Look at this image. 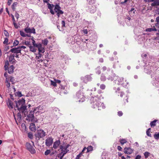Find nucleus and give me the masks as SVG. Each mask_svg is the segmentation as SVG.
<instances>
[{"instance_id":"1","label":"nucleus","mask_w":159,"mask_h":159,"mask_svg":"<svg viewBox=\"0 0 159 159\" xmlns=\"http://www.w3.org/2000/svg\"><path fill=\"white\" fill-rule=\"evenodd\" d=\"M92 107L93 108H98L99 110H101L105 107L104 104L101 102L100 99L98 97H93L91 98Z\"/></svg>"},{"instance_id":"2","label":"nucleus","mask_w":159,"mask_h":159,"mask_svg":"<svg viewBox=\"0 0 159 159\" xmlns=\"http://www.w3.org/2000/svg\"><path fill=\"white\" fill-rule=\"evenodd\" d=\"M25 100L23 98L20 99L17 101H15V102L16 104V107L20 111L23 113L26 109V107L25 104Z\"/></svg>"},{"instance_id":"3","label":"nucleus","mask_w":159,"mask_h":159,"mask_svg":"<svg viewBox=\"0 0 159 159\" xmlns=\"http://www.w3.org/2000/svg\"><path fill=\"white\" fill-rule=\"evenodd\" d=\"M74 98L76 102H84L85 97L83 95V93L80 91H78L74 96Z\"/></svg>"},{"instance_id":"4","label":"nucleus","mask_w":159,"mask_h":159,"mask_svg":"<svg viewBox=\"0 0 159 159\" xmlns=\"http://www.w3.org/2000/svg\"><path fill=\"white\" fill-rule=\"evenodd\" d=\"M70 146L69 144H63L60 146V148L61 150V153L62 154L61 157H63L68 152L69 150L67 148Z\"/></svg>"},{"instance_id":"5","label":"nucleus","mask_w":159,"mask_h":159,"mask_svg":"<svg viewBox=\"0 0 159 159\" xmlns=\"http://www.w3.org/2000/svg\"><path fill=\"white\" fill-rule=\"evenodd\" d=\"M46 135V133L42 129H39L35 136L36 140H38L41 138H43Z\"/></svg>"},{"instance_id":"6","label":"nucleus","mask_w":159,"mask_h":159,"mask_svg":"<svg viewBox=\"0 0 159 159\" xmlns=\"http://www.w3.org/2000/svg\"><path fill=\"white\" fill-rule=\"evenodd\" d=\"M36 110V108H34L33 109H32V110L30 112L29 114L27 116L29 118L30 120L32 122H36L37 121V120L36 118L34 117V112Z\"/></svg>"},{"instance_id":"7","label":"nucleus","mask_w":159,"mask_h":159,"mask_svg":"<svg viewBox=\"0 0 159 159\" xmlns=\"http://www.w3.org/2000/svg\"><path fill=\"white\" fill-rule=\"evenodd\" d=\"M61 7L58 4H56L55 6L54 10L55 12L57 13L58 18H59L61 14H62L64 12L61 10Z\"/></svg>"},{"instance_id":"8","label":"nucleus","mask_w":159,"mask_h":159,"mask_svg":"<svg viewBox=\"0 0 159 159\" xmlns=\"http://www.w3.org/2000/svg\"><path fill=\"white\" fill-rule=\"evenodd\" d=\"M26 147L30 152L32 154H34L36 152V151L31 145L29 143H26Z\"/></svg>"},{"instance_id":"9","label":"nucleus","mask_w":159,"mask_h":159,"mask_svg":"<svg viewBox=\"0 0 159 159\" xmlns=\"http://www.w3.org/2000/svg\"><path fill=\"white\" fill-rule=\"evenodd\" d=\"M53 142V139L52 137H48L45 140V144L47 146H50Z\"/></svg>"},{"instance_id":"10","label":"nucleus","mask_w":159,"mask_h":159,"mask_svg":"<svg viewBox=\"0 0 159 159\" xmlns=\"http://www.w3.org/2000/svg\"><path fill=\"white\" fill-rule=\"evenodd\" d=\"M120 96L122 98H124V99L122 100L124 104H125L126 103L128 102V98L123 92H121L120 93Z\"/></svg>"},{"instance_id":"11","label":"nucleus","mask_w":159,"mask_h":159,"mask_svg":"<svg viewBox=\"0 0 159 159\" xmlns=\"http://www.w3.org/2000/svg\"><path fill=\"white\" fill-rule=\"evenodd\" d=\"M134 151V149L131 148H130L126 147L124 148V152L125 154H131Z\"/></svg>"},{"instance_id":"12","label":"nucleus","mask_w":159,"mask_h":159,"mask_svg":"<svg viewBox=\"0 0 159 159\" xmlns=\"http://www.w3.org/2000/svg\"><path fill=\"white\" fill-rule=\"evenodd\" d=\"M21 49H19L18 47L13 48L11 49L9 51V52H11L13 53L18 54L21 53Z\"/></svg>"},{"instance_id":"13","label":"nucleus","mask_w":159,"mask_h":159,"mask_svg":"<svg viewBox=\"0 0 159 159\" xmlns=\"http://www.w3.org/2000/svg\"><path fill=\"white\" fill-rule=\"evenodd\" d=\"M15 57V55L14 54L10 55L8 59L9 62H11L12 64L15 63L16 61L14 58Z\"/></svg>"},{"instance_id":"14","label":"nucleus","mask_w":159,"mask_h":159,"mask_svg":"<svg viewBox=\"0 0 159 159\" xmlns=\"http://www.w3.org/2000/svg\"><path fill=\"white\" fill-rule=\"evenodd\" d=\"M92 80V77L90 75H87L83 78V81L85 83Z\"/></svg>"},{"instance_id":"15","label":"nucleus","mask_w":159,"mask_h":159,"mask_svg":"<svg viewBox=\"0 0 159 159\" xmlns=\"http://www.w3.org/2000/svg\"><path fill=\"white\" fill-rule=\"evenodd\" d=\"M25 31L26 33H33L35 34V29L34 28L31 29L30 28L26 27L25 29Z\"/></svg>"},{"instance_id":"16","label":"nucleus","mask_w":159,"mask_h":159,"mask_svg":"<svg viewBox=\"0 0 159 159\" xmlns=\"http://www.w3.org/2000/svg\"><path fill=\"white\" fill-rule=\"evenodd\" d=\"M48 5V9H50V12L52 15H54L55 14L53 10V8L54 6L53 4H51L49 3L47 4Z\"/></svg>"},{"instance_id":"17","label":"nucleus","mask_w":159,"mask_h":159,"mask_svg":"<svg viewBox=\"0 0 159 159\" xmlns=\"http://www.w3.org/2000/svg\"><path fill=\"white\" fill-rule=\"evenodd\" d=\"M30 129L32 131H35L36 130V128L34 123H32L30 124Z\"/></svg>"},{"instance_id":"18","label":"nucleus","mask_w":159,"mask_h":159,"mask_svg":"<svg viewBox=\"0 0 159 159\" xmlns=\"http://www.w3.org/2000/svg\"><path fill=\"white\" fill-rule=\"evenodd\" d=\"M7 104L9 108L11 109L13 108V102L9 99H8Z\"/></svg>"},{"instance_id":"19","label":"nucleus","mask_w":159,"mask_h":159,"mask_svg":"<svg viewBox=\"0 0 159 159\" xmlns=\"http://www.w3.org/2000/svg\"><path fill=\"white\" fill-rule=\"evenodd\" d=\"M60 144V141L59 140L56 141L53 143V148L56 149L58 148Z\"/></svg>"},{"instance_id":"20","label":"nucleus","mask_w":159,"mask_h":159,"mask_svg":"<svg viewBox=\"0 0 159 159\" xmlns=\"http://www.w3.org/2000/svg\"><path fill=\"white\" fill-rule=\"evenodd\" d=\"M14 69V67L13 65L11 66H9L8 69V73L9 74H11L13 72V70Z\"/></svg>"},{"instance_id":"21","label":"nucleus","mask_w":159,"mask_h":159,"mask_svg":"<svg viewBox=\"0 0 159 159\" xmlns=\"http://www.w3.org/2000/svg\"><path fill=\"white\" fill-rule=\"evenodd\" d=\"M153 28H148L146 29L145 31L146 32H151L152 31H157V30L155 28V26H153Z\"/></svg>"},{"instance_id":"22","label":"nucleus","mask_w":159,"mask_h":159,"mask_svg":"<svg viewBox=\"0 0 159 159\" xmlns=\"http://www.w3.org/2000/svg\"><path fill=\"white\" fill-rule=\"evenodd\" d=\"M18 3L17 2H14L11 6V8L13 11H15L16 7H17Z\"/></svg>"},{"instance_id":"23","label":"nucleus","mask_w":159,"mask_h":159,"mask_svg":"<svg viewBox=\"0 0 159 159\" xmlns=\"http://www.w3.org/2000/svg\"><path fill=\"white\" fill-rule=\"evenodd\" d=\"M119 141L121 145H123L125 143L127 142V141L126 139H120Z\"/></svg>"},{"instance_id":"24","label":"nucleus","mask_w":159,"mask_h":159,"mask_svg":"<svg viewBox=\"0 0 159 159\" xmlns=\"http://www.w3.org/2000/svg\"><path fill=\"white\" fill-rule=\"evenodd\" d=\"M86 149H87L86 153H87L92 151L93 150V148L92 146L90 145L88 146L87 148H86Z\"/></svg>"},{"instance_id":"25","label":"nucleus","mask_w":159,"mask_h":159,"mask_svg":"<svg viewBox=\"0 0 159 159\" xmlns=\"http://www.w3.org/2000/svg\"><path fill=\"white\" fill-rule=\"evenodd\" d=\"M151 5L153 7L159 6V2L154 1L151 3Z\"/></svg>"},{"instance_id":"26","label":"nucleus","mask_w":159,"mask_h":159,"mask_svg":"<svg viewBox=\"0 0 159 159\" xmlns=\"http://www.w3.org/2000/svg\"><path fill=\"white\" fill-rule=\"evenodd\" d=\"M156 21L157 22L155 24V26L159 28V16L156 18Z\"/></svg>"},{"instance_id":"27","label":"nucleus","mask_w":159,"mask_h":159,"mask_svg":"<svg viewBox=\"0 0 159 159\" xmlns=\"http://www.w3.org/2000/svg\"><path fill=\"white\" fill-rule=\"evenodd\" d=\"M157 121V120H155L151 122L150 123V125L151 127H153L155 126L156 125V122Z\"/></svg>"},{"instance_id":"28","label":"nucleus","mask_w":159,"mask_h":159,"mask_svg":"<svg viewBox=\"0 0 159 159\" xmlns=\"http://www.w3.org/2000/svg\"><path fill=\"white\" fill-rule=\"evenodd\" d=\"M9 65V62L8 60L6 61L5 63L4 69L5 70H7Z\"/></svg>"},{"instance_id":"29","label":"nucleus","mask_w":159,"mask_h":159,"mask_svg":"<svg viewBox=\"0 0 159 159\" xmlns=\"http://www.w3.org/2000/svg\"><path fill=\"white\" fill-rule=\"evenodd\" d=\"M29 48L30 49V50L33 52H35L36 51V49H35L34 48V46H29Z\"/></svg>"},{"instance_id":"30","label":"nucleus","mask_w":159,"mask_h":159,"mask_svg":"<svg viewBox=\"0 0 159 159\" xmlns=\"http://www.w3.org/2000/svg\"><path fill=\"white\" fill-rule=\"evenodd\" d=\"M42 43L44 45H46L48 43V41L47 39H45L42 41Z\"/></svg>"},{"instance_id":"31","label":"nucleus","mask_w":159,"mask_h":159,"mask_svg":"<svg viewBox=\"0 0 159 159\" xmlns=\"http://www.w3.org/2000/svg\"><path fill=\"white\" fill-rule=\"evenodd\" d=\"M16 117L18 120H21V116L20 112H19L17 113Z\"/></svg>"},{"instance_id":"32","label":"nucleus","mask_w":159,"mask_h":159,"mask_svg":"<svg viewBox=\"0 0 159 159\" xmlns=\"http://www.w3.org/2000/svg\"><path fill=\"white\" fill-rule=\"evenodd\" d=\"M8 39L7 38H4V41L3 43L4 44H6L7 45L8 44Z\"/></svg>"},{"instance_id":"33","label":"nucleus","mask_w":159,"mask_h":159,"mask_svg":"<svg viewBox=\"0 0 159 159\" xmlns=\"http://www.w3.org/2000/svg\"><path fill=\"white\" fill-rule=\"evenodd\" d=\"M150 130L151 128H150L148 129L146 131V134L148 136L151 137V134H150Z\"/></svg>"},{"instance_id":"34","label":"nucleus","mask_w":159,"mask_h":159,"mask_svg":"<svg viewBox=\"0 0 159 159\" xmlns=\"http://www.w3.org/2000/svg\"><path fill=\"white\" fill-rule=\"evenodd\" d=\"M19 43V41L16 40L14 41L13 43V46H17Z\"/></svg>"},{"instance_id":"35","label":"nucleus","mask_w":159,"mask_h":159,"mask_svg":"<svg viewBox=\"0 0 159 159\" xmlns=\"http://www.w3.org/2000/svg\"><path fill=\"white\" fill-rule=\"evenodd\" d=\"M154 137L156 139H159V133L154 134Z\"/></svg>"},{"instance_id":"36","label":"nucleus","mask_w":159,"mask_h":159,"mask_svg":"<svg viewBox=\"0 0 159 159\" xmlns=\"http://www.w3.org/2000/svg\"><path fill=\"white\" fill-rule=\"evenodd\" d=\"M39 52L40 53H43L45 52V50L44 48H41L39 49H38Z\"/></svg>"},{"instance_id":"37","label":"nucleus","mask_w":159,"mask_h":159,"mask_svg":"<svg viewBox=\"0 0 159 159\" xmlns=\"http://www.w3.org/2000/svg\"><path fill=\"white\" fill-rule=\"evenodd\" d=\"M20 35L23 37H26V34H25L23 31H20Z\"/></svg>"},{"instance_id":"38","label":"nucleus","mask_w":159,"mask_h":159,"mask_svg":"<svg viewBox=\"0 0 159 159\" xmlns=\"http://www.w3.org/2000/svg\"><path fill=\"white\" fill-rule=\"evenodd\" d=\"M149 154L150 153L148 152H145L144 153L145 157V158H147L149 157Z\"/></svg>"},{"instance_id":"39","label":"nucleus","mask_w":159,"mask_h":159,"mask_svg":"<svg viewBox=\"0 0 159 159\" xmlns=\"http://www.w3.org/2000/svg\"><path fill=\"white\" fill-rule=\"evenodd\" d=\"M16 95L19 97H21L22 96L21 92L20 91L16 92Z\"/></svg>"},{"instance_id":"40","label":"nucleus","mask_w":159,"mask_h":159,"mask_svg":"<svg viewBox=\"0 0 159 159\" xmlns=\"http://www.w3.org/2000/svg\"><path fill=\"white\" fill-rule=\"evenodd\" d=\"M100 88L101 89L104 90L106 88V85L104 84H101L100 86Z\"/></svg>"},{"instance_id":"41","label":"nucleus","mask_w":159,"mask_h":159,"mask_svg":"<svg viewBox=\"0 0 159 159\" xmlns=\"http://www.w3.org/2000/svg\"><path fill=\"white\" fill-rule=\"evenodd\" d=\"M10 80L12 84H13L14 83L15 80L14 78L13 77L11 76L10 78Z\"/></svg>"},{"instance_id":"42","label":"nucleus","mask_w":159,"mask_h":159,"mask_svg":"<svg viewBox=\"0 0 159 159\" xmlns=\"http://www.w3.org/2000/svg\"><path fill=\"white\" fill-rule=\"evenodd\" d=\"M28 137L30 139H32L33 138V135L32 133L29 132L28 134Z\"/></svg>"},{"instance_id":"43","label":"nucleus","mask_w":159,"mask_h":159,"mask_svg":"<svg viewBox=\"0 0 159 159\" xmlns=\"http://www.w3.org/2000/svg\"><path fill=\"white\" fill-rule=\"evenodd\" d=\"M36 47H37L38 49H39L41 48H43L42 47V44L41 43H39L38 44H37Z\"/></svg>"},{"instance_id":"44","label":"nucleus","mask_w":159,"mask_h":159,"mask_svg":"<svg viewBox=\"0 0 159 159\" xmlns=\"http://www.w3.org/2000/svg\"><path fill=\"white\" fill-rule=\"evenodd\" d=\"M38 56H36V57L38 59H40L41 57L42 56V54L40 52H39V53H38Z\"/></svg>"},{"instance_id":"45","label":"nucleus","mask_w":159,"mask_h":159,"mask_svg":"<svg viewBox=\"0 0 159 159\" xmlns=\"http://www.w3.org/2000/svg\"><path fill=\"white\" fill-rule=\"evenodd\" d=\"M51 84L54 87H55L57 86V84L56 83V81L54 82L52 80L51 81Z\"/></svg>"},{"instance_id":"46","label":"nucleus","mask_w":159,"mask_h":159,"mask_svg":"<svg viewBox=\"0 0 159 159\" xmlns=\"http://www.w3.org/2000/svg\"><path fill=\"white\" fill-rule=\"evenodd\" d=\"M101 80L102 81H105L106 80V77L104 75L102 76L101 77Z\"/></svg>"},{"instance_id":"47","label":"nucleus","mask_w":159,"mask_h":159,"mask_svg":"<svg viewBox=\"0 0 159 159\" xmlns=\"http://www.w3.org/2000/svg\"><path fill=\"white\" fill-rule=\"evenodd\" d=\"M4 34L7 37H8L9 36L8 32L6 30H4Z\"/></svg>"},{"instance_id":"48","label":"nucleus","mask_w":159,"mask_h":159,"mask_svg":"<svg viewBox=\"0 0 159 159\" xmlns=\"http://www.w3.org/2000/svg\"><path fill=\"white\" fill-rule=\"evenodd\" d=\"M50 152V150H47L44 153L45 155H47L49 154Z\"/></svg>"},{"instance_id":"49","label":"nucleus","mask_w":159,"mask_h":159,"mask_svg":"<svg viewBox=\"0 0 159 159\" xmlns=\"http://www.w3.org/2000/svg\"><path fill=\"white\" fill-rule=\"evenodd\" d=\"M82 155V153H80L77 156L75 159H79Z\"/></svg>"},{"instance_id":"50","label":"nucleus","mask_w":159,"mask_h":159,"mask_svg":"<svg viewBox=\"0 0 159 159\" xmlns=\"http://www.w3.org/2000/svg\"><path fill=\"white\" fill-rule=\"evenodd\" d=\"M32 43H33V46L36 47V46H37V44L36 43L34 39H32Z\"/></svg>"},{"instance_id":"51","label":"nucleus","mask_w":159,"mask_h":159,"mask_svg":"<svg viewBox=\"0 0 159 159\" xmlns=\"http://www.w3.org/2000/svg\"><path fill=\"white\" fill-rule=\"evenodd\" d=\"M59 89L61 90H64L65 89V87L64 86H63L60 85V86L59 87Z\"/></svg>"},{"instance_id":"52","label":"nucleus","mask_w":159,"mask_h":159,"mask_svg":"<svg viewBox=\"0 0 159 159\" xmlns=\"http://www.w3.org/2000/svg\"><path fill=\"white\" fill-rule=\"evenodd\" d=\"M117 113L118 115L120 116H122L123 114L122 112L121 111H120L118 112Z\"/></svg>"},{"instance_id":"53","label":"nucleus","mask_w":159,"mask_h":159,"mask_svg":"<svg viewBox=\"0 0 159 159\" xmlns=\"http://www.w3.org/2000/svg\"><path fill=\"white\" fill-rule=\"evenodd\" d=\"M61 25L62 27H64L65 26V22L64 20H62L61 21Z\"/></svg>"},{"instance_id":"54","label":"nucleus","mask_w":159,"mask_h":159,"mask_svg":"<svg viewBox=\"0 0 159 159\" xmlns=\"http://www.w3.org/2000/svg\"><path fill=\"white\" fill-rule=\"evenodd\" d=\"M18 47L19 48V49H25L26 48V47L23 46H20Z\"/></svg>"},{"instance_id":"55","label":"nucleus","mask_w":159,"mask_h":159,"mask_svg":"<svg viewBox=\"0 0 159 159\" xmlns=\"http://www.w3.org/2000/svg\"><path fill=\"white\" fill-rule=\"evenodd\" d=\"M82 32L84 34H88V30L87 29H84L82 30Z\"/></svg>"},{"instance_id":"56","label":"nucleus","mask_w":159,"mask_h":159,"mask_svg":"<svg viewBox=\"0 0 159 159\" xmlns=\"http://www.w3.org/2000/svg\"><path fill=\"white\" fill-rule=\"evenodd\" d=\"M15 16L17 19H18L19 16V14L17 12H16L15 13Z\"/></svg>"},{"instance_id":"57","label":"nucleus","mask_w":159,"mask_h":159,"mask_svg":"<svg viewBox=\"0 0 159 159\" xmlns=\"http://www.w3.org/2000/svg\"><path fill=\"white\" fill-rule=\"evenodd\" d=\"M12 0H8L7 2V5L8 6H10Z\"/></svg>"},{"instance_id":"58","label":"nucleus","mask_w":159,"mask_h":159,"mask_svg":"<svg viewBox=\"0 0 159 159\" xmlns=\"http://www.w3.org/2000/svg\"><path fill=\"white\" fill-rule=\"evenodd\" d=\"M6 83V86L7 87V88H9L10 86V83H9V82H7Z\"/></svg>"},{"instance_id":"59","label":"nucleus","mask_w":159,"mask_h":159,"mask_svg":"<svg viewBox=\"0 0 159 159\" xmlns=\"http://www.w3.org/2000/svg\"><path fill=\"white\" fill-rule=\"evenodd\" d=\"M13 23L16 29L18 28V26L17 25V24L16 23H15V22H13Z\"/></svg>"},{"instance_id":"60","label":"nucleus","mask_w":159,"mask_h":159,"mask_svg":"<svg viewBox=\"0 0 159 159\" xmlns=\"http://www.w3.org/2000/svg\"><path fill=\"white\" fill-rule=\"evenodd\" d=\"M141 158V156L139 155H138L136 156L135 159H140Z\"/></svg>"},{"instance_id":"61","label":"nucleus","mask_w":159,"mask_h":159,"mask_svg":"<svg viewBox=\"0 0 159 159\" xmlns=\"http://www.w3.org/2000/svg\"><path fill=\"white\" fill-rule=\"evenodd\" d=\"M50 1V0H43V2L45 3H47L48 4L49 2Z\"/></svg>"},{"instance_id":"62","label":"nucleus","mask_w":159,"mask_h":159,"mask_svg":"<svg viewBox=\"0 0 159 159\" xmlns=\"http://www.w3.org/2000/svg\"><path fill=\"white\" fill-rule=\"evenodd\" d=\"M122 149V148L121 146H117V149L119 151H121Z\"/></svg>"},{"instance_id":"63","label":"nucleus","mask_w":159,"mask_h":159,"mask_svg":"<svg viewBox=\"0 0 159 159\" xmlns=\"http://www.w3.org/2000/svg\"><path fill=\"white\" fill-rule=\"evenodd\" d=\"M55 81H56V83H58V84H60L61 82V81L60 80H55Z\"/></svg>"},{"instance_id":"64","label":"nucleus","mask_w":159,"mask_h":159,"mask_svg":"<svg viewBox=\"0 0 159 159\" xmlns=\"http://www.w3.org/2000/svg\"><path fill=\"white\" fill-rule=\"evenodd\" d=\"M25 44L26 45H28L30 44V42L28 41H25Z\"/></svg>"}]
</instances>
